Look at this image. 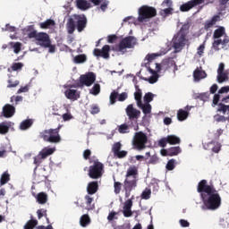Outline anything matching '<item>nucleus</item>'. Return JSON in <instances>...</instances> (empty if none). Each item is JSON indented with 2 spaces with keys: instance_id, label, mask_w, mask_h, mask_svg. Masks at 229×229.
Here are the masks:
<instances>
[{
  "instance_id": "obj_56",
  "label": "nucleus",
  "mask_w": 229,
  "mask_h": 229,
  "mask_svg": "<svg viewBox=\"0 0 229 229\" xmlns=\"http://www.w3.org/2000/svg\"><path fill=\"white\" fill-rule=\"evenodd\" d=\"M176 164V160L174 159H170L167 164H166V169L167 171H173L174 169V167H176V165H174Z\"/></svg>"
},
{
  "instance_id": "obj_6",
  "label": "nucleus",
  "mask_w": 229,
  "mask_h": 229,
  "mask_svg": "<svg viewBox=\"0 0 229 229\" xmlns=\"http://www.w3.org/2000/svg\"><path fill=\"white\" fill-rule=\"evenodd\" d=\"M105 169V165L99 162V160H95L93 165L89 166L88 176L92 180H98L103 176V171Z\"/></svg>"
},
{
  "instance_id": "obj_24",
  "label": "nucleus",
  "mask_w": 229,
  "mask_h": 229,
  "mask_svg": "<svg viewBox=\"0 0 229 229\" xmlns=\"http://www.w3.org/2000/svg\"><path fill=\"white\" fill-rule=\"evenodd\" d=\"M192 107L186 106L185 110L183 109H179L177 112V119L178 121H185L187 117H189V111H191Z\"/></svg>"
},
{
  "instance_id": "obj_35",
  "label": "nucleus",
  "mask_w": 229,
  "mask_h": 229,
  "mask_svg": "<svg viewBox=\"0 0 229 229\" xmlns=\"http://www.w3.org/2000/svg\"><path fill=\"white\" fill-rule=\"evenodd\" d=\"M31 126H33V120L27 119L21 123L20 129L28 130V129L31 128Z\"/></svg>"
},
{
  "instance_id": "obj_39",
  "label": "nucleus",
  "mask_w": 229,
  "mask_h": 229,
  "mask_svg": "<svg viewBox=\"0 0 229 229\" xmlns=\"http://www.w3.org/2000/svg\"><path fill=\"white\" fill-rule=\"evenodd\" d=\"M38 225V221L35 219L29 220L23 226V229H34Z\"/></svg>"
},
{
  "instance_id": "obj_32",
  "label": "nucleus",
  "mask_w": 229,
  "mask_h": 229,
  "mask_svg": "<svg viewBox=\"0 0 229 229\" xmlns=\"http://www.w3.org/2000/svg\"><path fill=\"white\" fill-rule=\"evenodd\" d=\"M80 225L82 228H85L90 225V216L89 215H82L80 219Z\"/></svg>"
},
{
  "instance_id": "obj_22",
  "label": "nucleus",
  "mask_w": 229,
  "mask_h": 229,
  "mask_svg": "<svg viewBox=\"0 0 229 229\" xmlns=\"http://www.w3.org/2000/svg\"><path fill=\"white\" fill-rule=\"evenodd\" d=\"M125 178H130L131 180H139V169L137 166H130L127 170Z\"/></svg>"
},
{
  "instance_id": "obj_17",
  "label": "nucleus",
  "mask_w": 229,
  "mask_h": 229,
  "mask_svg": "<svg viewBox=\"0 0 229 229\" xmlns=\"http://www.w3.org/2000/svg\"><path fill=\"white\" fill-rule=\"evenodd\" d=\"M47 33L46 32H37V30H32L28 33L29 38H35L38 42L42 43V41L46 38Z\"/></svg>"
},
{
  "instance_id": "obj_3",
  "label": "nucleus",
  "mask_w": 229,
  "mask_h": 229,
  "mask_svg": "<svg viewBox=\"0 0 229 229\" xmlns=\"http://www.w3.org/2000/svg\"><path fill=\"white\" fill-rule=\"evenodd\" d=\"M76 24L77 30L79 33H81V31L87 28V17L85 15L74 14L73 18H69L66 28L70 35L74 33V30H76Z\"/></svg>"
},
{
  "instance_id": "obj_36",
  "label": "nucleus",
  "mask_w": 229,
  "mask_h": 229,
  "mask_svg": "<svg viewBox=\"0 0 229 229\" xmlns=\"http://www.w3.org/2000/svg\"><path fill=\"white\" fill-rule=\"evenodd\" d=\"M9 45L11 46V47H13V52L15 53V55H19V53H21V49L22 47V43H21V42H10Z\"/></svg>"
},
{
  "instance_id": "obj_44",
  "label": "nucleus",
  "mask_w": 229,
  "mask_h": 229,
  "mask_svg": "<svg viewBox=\"0 0 229 229\" xmlns=\"http://www.w3.org/2000/svg\"><path fill=\"white\" fill-rule=\"evenodd\" d=\"M84 199L86 201V205L88 207L89 210L94 209V205H92V202L94 201V198L90 197V195H86L84 197Z\"/></svg>"
},
{
  "instance_id": "obj_18",
  "label": "nucleus",
  "mask_w": 229,
  "mask_h": 229,
  "mask_svg": "<svg viewBox=\"0 0 229 229\" xmlns=\"http://www.w3.org/2000/svg\"><path fill=\"white\" fill-rule=\"evenodd\" d=\"M39 46H41V47H48L49 53H55V51H56V46L51 44V38H49V34H47V37L42 40V42L39 43Z\"/></svg>"
},
{
  "instance_id": "obj_38",
  "label": "nucleus",
  "mask_w": 229,
  "mask_h": 229,
  "mask_svg": "<svg viewBox=\"0 0 229 229\" xmlns=\"http://www.w3.org/2000/svg\"><path fill=\"white\" fill-rule=\"evenodd\" d=\"M166 140H168V144L170 145H175V144H180L181 140L177 136L174 135H168L166 137Z\"/></svg>"
},
{
  "instance_id": "obj_25",
  "label": "nucleus",
  "mask_w": 229,
  "mask_h": 229,
  "mask_svg": "<svg viewBox=\"0 0 229 229\" xmlns=\"http://www.w3.org/2000/svg\"><path fill=\"white\" fill-rule=\"evenodd\" d=\"M174 66H176V62H174L173 57L165 58L162 61V69H164V71H168V69Z\"/></svg>"
},
{
  "instance_id": "obj_23",
  "label": "nucleus",
  "mask_w": 229,
  "mask_h": 229,
  "mask_svg": "<svg viewBox=\"0 0 229 229\" xmlns=\"http://www.w3.org/2000/svg\"><path fill=\"white\" fill-rule=\"evenodd\" d=\"M98 191H99V184L98 183V181H93L88 183L87 192L89 196L96 194Z\"/></svg>"
},
{
  "instance_id": "obj_27",
  "label": "nucleus",
  "mask_w": 229,
  "mask_h": 229,
  "mask_svg": "<svg viewBox=\"0 0 229 229\" xmlns=\"http://www.w3.org/2000/svg\"><path fill=\"white\" fill-rule=\"evenodd\" d=\"M77 8L79 10H89L90 8V3H89L87 0H76Z\"/></svg>"
},
{
  "instance_id": "obj_19",
  "label": "nucleus",
  "mask_w": 229,
  "mask_h": 229,
  "mask_svg": "<svg viewBox=\"0 0 229 229\" xmlns=\"http://www.w3.org/2000/svg\"><path fill=\"white\" fill-rule=\"evenodd\" d=\"M164 55H167V50H163L156 54H148L145 57V60L148 61V63H146V67H149V64H151L153 60H157L158 56H164Z\"/></svg>"
},
{
  "instance_id": "obj_31",
  "label": "nucleus",
  "mask_w": 229,
  "mask_h": 229,
  "mask_svg": "<svg viewBox=\"0 0 229 229\" xmlns=\"http://www.w3.org/2000/svg\"><path fill=\"white\" fill-rule=\"evenodd\" d=\"M193 78L195 81H199V80H203L204 78H207V72L199 70H195L193 72Z\"/></svg>"
},
{
  "instance_id": "obj_29",
  "label": "nucleus",
  "mask_w": 229,
  "mask_h": 229,
  "mask_svg": "<svg viewBox=\"0 0 229 229\" xmlns=\"http://www.w3.org/2000/svg\"><path fill=\"white\" fill-rule=\"evenodd\" d=\"M56 23L55 22L54 20L52 19H48L47 21H45L44 22H41L39 24L41 30H49V28H53V26H55Z\"/></svg>"
},
{
  "instance_id": "obj_47",
  "label": "nucleus",
  "mask_w": 229,
  "mask_h": 229,
  "mask_svg": "<svg viewBox=\"0 0 229 229\" xmlns=\"http://www.w3.org/2000/svg\"><path fill=\"white\" fill-rule=\"evenodd\" d=\"M101 92V85L99 84H95L92 89L89 91V94H92L93 96H98Z\"/></svg>"
},
{
  "instance_id": "obj_21",
  "label": "nucleus",
  "mask_w": 229,
  "mask_h": 229,
  "mask_svg": "<svg viewBox=\"0 0 229 229\" xmlns=\"http://www.w3.org/2000/svg\"><path fill=\"white\" fill-rule=\"evenodd\" d=\"M137 182H139V179L126 178L123 182V189L128 191L135 190L137 187Z\"/></svg>"
},
{
  "instance_id": "obj_50",
  "label": "nucleus",
  "mask_w": 229,
  "mask_h": 229,
  "mask_svg": "<svg viewBox=\"0 0 229 229\" xmlns=\"http://www.w3.org/2000/svg\"><path fill=\"white\" fill-rule=\"evenodd\" d=\"M151 198V189L146 188L141 193V199H149Z\"/></svg>"
},
{
  "instance_id": "obj_54",
  "label": "nucleus",
  "mask_w": 229,
  "mask_h": 229,
  "mask_svg": "<svg viewBox=\"0 0 229 229\" xmlns=\"http://www.w3.org/2000/svg\"><path fill=\"white\" fill-rule=\"evenodd\" d=\"M10 102L13 103V105H19V103L22 102V97L21 96H13L10 98Z\"/></svg>"
},
{
  "instance_id": "obj_13",
  "label": "nucleus",
  "mask_w": 229,
  "mask_h": 229,
  "mask_svg": "<svg viewBox=\"0 0 229 229\" xmlns=\"http://www.w3.org/2000/svg\"><path fill=\"white\" fill-rule=\"evenodd\" d=\"M229 37L225 35L224 38H217L213 41L212 47L215 51H221V49H228L229 47Z\"/></svg>"
},
{
  "instance_id": "obj_28",
  "label": "nucleus",
  "mask_w": 229,
  "mask_h": 229,
  "mask_svg": "<svg viewBox=\"0 0 229 229\" xmlns=\"http://www.w3.org/2000/svg\"><path fill=\"white\" fill-rule=\"evenodd\" d=\"M133 127V123L131 122H129L128 123L121 124L118 127L119 133H130V128Z\"/></svg>"
},
{
  "instance_id": "obj_11",
  "label": "nucleus",
  "mask_w": 229,
  "mask_h": 229,
  "mask_svg": "<svg viewBox=\"0 0 229 229\" xmlns=\"http://www.w3.org/2000/svg\"><path fill=\"white\" fill-rule=\"evenodd\" d=\"M96 81V73L89 72L82 74L79 80V87H90Z\"/></svg>"
},
{
  "instance_id": "obj_46",
  "label": "nucleus",
  "mask_w": 229,
  "mask_h": 229,
  "mask_svg": "<svg viewBox=\"0 0 229 229\" xmlns=\"http://www.w3.org/2000/svg\"><path fill=\"white\" fill-rule=\"evenodd\" d=\"M8 182H10V174L5 172L1 176L0 184L4 185V184L8 183Z\"/></svg>"
},
{
  "instance_id": "obj_52",
  "label": "nucleus",
  "mask_w": 229,
  "mask_h": 229,
  "mask_svg": "<svg viewBox=\"0 0 229 229\" xmlns=\"http://www.w3.org/2000/svg\"><path fill=\"white\" fill-rule=\"evenodd\" d=\"M23 67H24V64L22 63H13L11 66V69L13 72H17V71H21Z\"/></svg>"
},
{
  "instance_id": "obj_5",
  "label": "nucleus",
  "mask_w": 229,
  "mask_h": 229,
  "mask_svg": "<svg viewBox=\"0 0 229 229\" xmlns=\"http://www.w3.org/2000/svg\"><path fill=\"white\" fill-rule=\"evenodd\" d=\"M153 17H157V9L155 7L149 5H142L139 8V22H144L149 19H153Z\"/></svg>"
},
{
  "instance_id": "obj_4",
  "label": "nucleus",
  "mask_w": 229,
  "mask_h": 229,
  "mask_svg": "<svg viewBox=\"0 0 229 229\" xmlns=\"http://www.w3.org/2000/svg\"><path fill=\"white\" fill-rule=\"evenodd\" d=\"M60 126L55 129H47L39 133V139H43L45 142H50V144H58L62 141L60 136Z\"/></svg>"
},
{
  "instance_id": "obj_45",
  "label": "nucleus",
  "mask_w": 229,
  "mask_h": 229,
  "mask_svg": "<svg viewBox=\"0 0 229 229\" xmlns=\"http://www.w3.org/2000/svg\"><path fill=\"white\" fill-rule=\"evenodd\" d=\"M193 5L191 4V1L185 3V4H182L181 6H180V10L181 12H189L190 10H192Z\"/></svg>"
},
{
  "instance_id": "obj_7",
  "label": "nucleus",
  "mask_w": 229,
  "mask_h": 229,
  "mask_svg": "<svg viewBox=\"0 0 229 229\" xmlns=\"http://www.w3.org/2000/svg\"><path fill=\"white\" fill-rule=\"evenodd\" d=\"M146 144H148V136L142 131L135 132L134 138L132 140V146L134 149L138 151H142L146 149Z\"/></svg>"
},
{
  "instance_id": "obj_20",
  "label": "nucleus",
  "mask_w": 229,
  "mask_h": 229,
  "mask_svg": "<svg viewBox=\"0 0 229 229\" xmlns=\"http://www.w3.org/2000/svg\"><path fill=\"white\" fill-rule=\"evenodd\" d=\"M64 96L67 99H71L72 101H78V99H80V92H78V89H66Z\"/></svg>"
},
{
  "instance_id": "obj_1",
  "label": "nucleus",
  "mask_w": 229,
  "mask_h": 229,
  "mask_svg": "<svg viewBox=\"0 0 229 229\" xmlns=\"http://www.w3.org/2000/svg\"><path fill=\"white\" fill-rule=\"evenodd\" d=\"M197 191L200 194L208 210H216L218 207H221V196H219L214 185H209L207 180H201L198 183Z\"/></svg>"
},
{
  "instance_id": "obj_60",
  "label": "nucleus",
  "mask_w": 229,
  "mask_h": 229,
  "mask_svg": "<svg viewBox=\"0 0 229 229\" xmlns=\"http://www.w3.org/2000/svg\"><path fill=\"white\" fill-rule=\"evenodd\" d=\"M122 148L123 145L121 144V142H115L112 147V151L114 155H115Z\"/></svg>"
},
{
  "instance_id": "obj_14",
  "label": "nucleus",
  "mask_w": 229,
  "mask_h": 229,
  "mask_svg": "<svg viewBox=\"0 0 229 229\" xmlns=\"http://www.w3.org/2000/svg\"><path fill=\"white\" fill-rule=\"evenodd\" d=\"M133 199L134 197L132 196L123 203V214L124 217H131L133 216V212H131V207H133Z\"/></svg>"
},
{
  "instance_id": "obj_34",
  "label": "nucleus",
  "mask_w": 229,
  "mask_h": 229,
  "mask_svg": "<svg viewBox=\"0 0 229 229\" xmlns=\"http://www.w3.org/2000/svg\"><path fill=\"white\" fill-rule=\"evenodd\" d=\"M37 201L39 205H46V203H47V194L45 192H39L37 196Z\"/></svg>"
},
{
  "instance_id": "obj_63",
  "label": "nucleus",
  "mask_w": 229,
  "mask_h": 229,
  "mask_svg": "<svg viewBox=\"0 0 229 229\" xmlns=\"http://www.w3.org/2000/svg\"><path fill=\"white\" fill-rule=\"evenodd\" d=\"M119 96V93L113 91L110 95V103L111 105H114L115 101L117 100V98Z\"/></svg>"
},
{
  "instance_id": "obj_26",
  "label": "nucleus",
  "mask_w": 229,
  "mask_h": 229,
  "mask_svg": "<svg viewBox=\"0 0 229 229\" xmlns=\"http://www.w3.org/2000/svg\"><path fill=\"white\" fill-rule=\"evenodd\" d=\"M218 21H219V15L213 16L211 20H208L205 22L204 30L208 31V30H210V28H213L216 22H217Z\"/></svg>"
},
{
  "instance_id": "obj_15",
  "label": "nucleus",
  "mask_w": 229,
  "mask_h": 229,
  "mask_svg": "<svg viewBox=\"0 0 229 229\" xmlns=\"http://www.w3.org/2000/svg\"><path fill=\"white\" fill-rule=\"evenodd\" d=\"M2 115L3 117H5V119L13 117V115H15V106L11 104H5L2 109Z\"/></svg>"
},
{
  "instance_id": "obj_16",
  "label": "nucleus",
  "mask_w": 229,
  "mask_h": 229,
  "mask_svg": "<svg viewBox=\"0 0 229 229\" xmlns=\"http://www.w3.org/2000/svg\"><path fill=\"white\" fill-rule=\"evenodd\" d=\"M204 149H207L208 151H212L213 153H219L221 151L222 145L219 143V141H210L208 143H205L203 145Z\"/></svg>"
},
{
  "instance_id": "obj_61",
  "label": "nucleus",
  "mask_w": 229,
  "mask_h": 229,
  "mask_svg": "<svg viewBox=\"0 0 229 229\" xmlns=\"http://www.w3.org/2000/svg\"><path fill=\"white\" fill-rule=\"evenodd\" d=\"M149 187H152L153 192H158V189H160V186L158 185L157 180L152 181L149 184Z\"/></svg>"
},
{
  "instance_id": "obj_9",
  "label": "nucleus",
  "mask_w": 229,
  "mask_h": 229,
  "mask_svg": "<svg viewBox=\"0 0 229 229\" xmlns=\"http://www.w3.org/2000/svg\"><path fill=\"white\" fill-rule=\"evenodd\" d=\"M222 98V99H221ZM219 99H221L222 103H228L229 99V86L222 87L218 90V94H215L213 97V105H218Z\"/></svg>"
},
{
  "instance_id": "obj_30",
  "label": "nucleus",
  "mask_w": 229,
  "mask_h": 229,
  "mask_svg": "<svg viewBox=\"0 0 229 229\" xmlns=\"http://www.w3.org/2000/svg\"><path fill=\"white\" fill-rule=\"evenodd\" d=\"M10 131V123L2 122L0 123V135H6Z\"/></svg>"
},
{
  "instance_id": "obj_10",
  "label": "nucleus",
  "mask_w": 229,
  "mask_h": 229,
  "mask_svg": "<svg viewBox=\"0 0 229 229\" xmlns=\"http://www.w3.org/2000/svg\"><path fill=\"white\" fill-rule=\"evenodd\" d=\"M126 115L129 119V122L133 124V123H137L140 118V110L135 108L133 104H130L125 108Z\"/></svg>"
},
{
  "instance_id": "obj_62",
  "label": "nucleus",
  "mask_w": 229,
  "mask_h": 229,
  "mask_svg": "<svg viewBox=\"0 0 229 229\" xmlns=\"http://www.w3.org/2000/svg\"><path fill=\"white\" fill-rule=\"evenodd\" d=\"M114 194H119L121 192L123 184L119 182L114 181Z\"/></svg>"
},
{
  "instance_id": "obj_41",
  "label": "nucleus",
  "mask_w": 229,
  "mask_h": 229,
  "mask_svg": "<svg viewBox=\"0 0 229 229\" xmlns=\"http://www.w3.org/2000/svg\"><path fill=\"white\" fill-rule=\"evenodd\" d=\"M74 64H85L87 62V55L84 54L82 55H78L73 58Z\"/></svg>"
},
{
  "instance_id": "obj_55",
  "label": "nucleus",
  "mask_w": 229,
  "mask_h": 229,
  "mask_svg": "<svg viewBox=\"0 0 229 229\" xmlns=\"http://www.w3.org/2000/svg\"><path fill=\"white\" fill-rule=\"evenodd\" d=\"M149 72H151V74H157V72H160V71H162V63L161 64L158 63H156V70L151 69V67H148Z\"/></svg>"
},
{
  "instance_id": "obj_8",
  "label": "nucleus",
  "mask_w": 229,
  "mask_h": 229,
  "mask_svg": "<svg viewBox=\"0 0 229 229\" xmlns=\"http://www.w3.org/2000/svg\"><path fill=\"white\" fill-rule=\"evenodd\" d=\"M137 40L135 37L128 36L122 38L116 47V51L119 53H126V49H131L135 47Z\"/></svg>"
},
{
  "instance_id": "obj_12",
  "label": "nucleus",
  "mask_w": 229,
  "mask_h": 229,
  "mask_svg": "<svg viewBox=\"0 0 229 229\" xmlns=\"http://www.w3.org/2000/svg\"><path fill=\"white\" fill-rule=\"evenodd\" d=\"M93 55L99 60V58H103L104 60H108L110 58V47L109 45H105L101 49L95 48L93 50Z\"/></svg>"
},
{
  "instance_id": "obj_51",
  "label": "nucleus",
  "mask_w": 229,
  "mask_h": 229,
  "mask_svg": "<svg viewBox=\"0 0 229 229\" xmlns=\"http://www.w3.org/2000/svg\"><path fill=\"white\" fill-rule=\"evenodd\" d=\"M160 15H162V17H169V15H173V8L168 7L161 10Z\"/></svg>"
},
{
  "instance_id": "obj_59",
  "label": "nucleus",
  "mask_w": 229,
  "mask_h": 229,
  "mask_svg": "<svg viewBox=\"0 0 229 229\" xmlns=\"http://www.w3.org/2000/svg\"><path fill=\"white\" fill-rule=\"evenodd\" d=\"M141 110L145 115H148V114H151V104H145Z\"/></svg>"
},
{
  "instance_id": "obj_2",
  "label": "nucleus",
  "mask_w": 229,
  "mask_h": 229,
  "mask_svg": "<svg viewBox=\"0 0 229 229\" xmlns=\"http://www.w3.org/2000/svg\"><path fill=\"white\" fill-rule=\"evenodd\" d=\"M189 30H191V23L187 21L183 23L180 30L174 36L172 44L174 49H175V53H180L185 47L187 42H189V38H187Z\"/></svg>"
},
{
  "instance_id": "obj_42",
  "label": "nucleus",
  "mask_w": 229,
  "mask_h": 229,
  "mask_svg": "<svg viewBox=\"0 0 229 229\" xmlns=\"http://www.w3.org/2000/svg\"><path fill=\"white\" fill-rule=\"evenodd\" d=\"M37 214H38V219H42V217H46V219L49 225L50 222H49V218H47V209H45V208L38 209Z\"/></svg>"
},
{
  "instance_id": "obj_53",
  "label": "nucleus",
  "mask_w": 229,
  "mask_h": 229,
  "mask_svg": "<svg viewBox=\"0 0 229 229\" xmlns=\"http://www.w3.org/2000/svg\"><path fill=\"white\" fill-rule=\"evenodd\" d=\"M99 112H101V109L98 105L93 104L90 106L91 115H96L97 114H99Z\"/></svg>"
},
{
  "instance_id": "obj_37",
  "label": "nucleus",
  "mask_w": 229,
  "mask_h": 229,
  "mask_svg": "<svg viewBox=\"0 0 229 229\" xmlns=\"http://www.w3.org/2000/svg\"><path fill=\"white\" fill-rule=\"evenodd\" d=\"M182 153V148L180 147H172L168 148V157H176Z\"/></svg>"
},
{
  "instance_id": "obj_58",
  "label": "nucleus",
  "mask_w": 229,
  "mask_h": 229,
  "mask_svg": "<svg viewBox=\"0 0 229 229\" xmlns=\"http://www.w3.org/2000/svg\"><path fill=\"white\" fill-rule=\"evenodd\" d=\"M215 119L216 123H226V121H229V116L225 117V115L216 114Z\"/></svg>"
},
{
  "instance_id": "obj_48",
  "label": "nucleus",
  "mask_w": 229,
  "mask_h": 229,
  "mask_svg": "<svg viewBox=\"0 0 229 229\" xmlns=\"http://www.w3.org/2000/svg\"><path fill=\"white\" fill-rule=\"evenodd\" d=\"M159 162V158L157 155L150 157L149 160L147 161V165H155Z\"/></svg>"
},
{
  "instance_id": "obj_43",
  "label": "nucleus",
  "mask_w": 229,
  "mask_h": 229,
  "mask_svg": "<svg viewBox=\"0 0 229 229\" xmlns=\"http://www.w3.org/2000/svg\"><path fill=\"white\" fill-rule=\"evenodd\" d=\"M53 153H55L54 148H45L39 153V155L41 158H47V157H49V155H53Z\"/></svg>"
},
{
  "instance_id": "obj_64",
  "label": "nucleus",
  "mask_w": 229,
  "mask_h": 229,
  "mask_svg": "<svg viewBox=\"0 0 229 229\" xmlns=\"http://www.w3.org/2000/svg\"><path fill=\"white\" fill-rule=\"evenodd\" d=\"M127 156H128V151L126 150H120L114 155V157H117V158H125V157Z\"/></svg>"
},
{
  "instance_id": "obj_33",
  "label": "nucleus",
  "mask_w": 229,
  "mask_h": 229,
  "mask_svg": "<svg viewBox=\"0 0 229 229\" xmlns=\"http://www.w3.org/2000/svg\"><path fill=\"white\" fill-rule=\"evenodd\" d=\"M225 35H226L225 27H219L218 29L215 30L213 38H221V37H225Z\"/></svg>"
},
{
  "instance_id": "obj_57",
  "label": "nucleus",
  "mask_w": 229,
  "mask_h": 229,
  "mask_svg": "<svg viewBox=\"0 0 229 229\" xmlns=\"http://www.w3.org/2000/svg\"><path fill=\"white\" fill-rule=\"evenodd\" d=\"M153 98H155V96L153 95V93H151V92L146 93L145 96H144V101H145V103H146V104L151 103V101H153Z\"/></svg>"
},
{
  "instance_id": "obj_49",
  "label": "nucleus",
  "mask_w": 229,
  "mask_h": 229,
  "mask_svg": "<svg viewBox=\"0 0 229 229\" xmlns=\"http://www.w3.org/2000/svg\"><path fill=\"white\" fill-rule=\"evenodd\" d=\"M217 112H221L225 115V114H226V112H229V106H226L223 103H219Z\"/></svg>"
},
{
  "instance_id": "obj_40",
  "label": "nucleus",
  "mask_w": 229,
  "mask_h": 229,
  "mask_svg": "<svg viewBox=\"0 0 229 229\" xmlns=\"http://www.w3.org/2000/svg\"><path fill=\"white\" fill-rule=\"evenodd\" d=\"M216 80L218 83H224V81H228V73L225 72H218Z\"/></svg>"
}]
</instances>
